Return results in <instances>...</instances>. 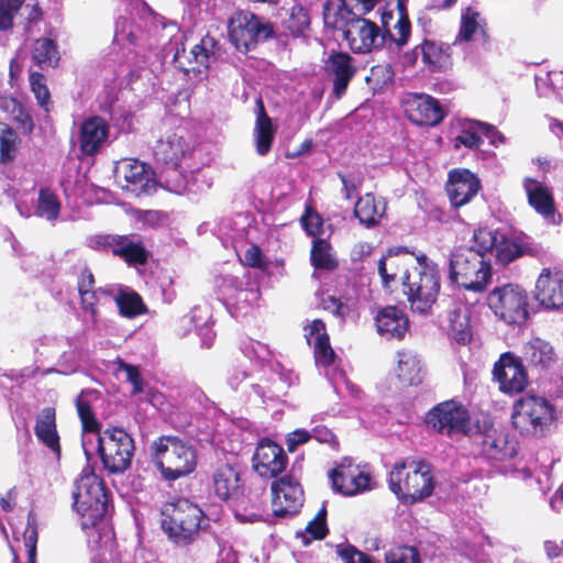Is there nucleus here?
<instances>
[{"instance_id": "obj_5", "label": "nucleus", "mask_w": 563, "mask_h": 563, "mask_svg": "<svg viewBox=\"0 0 563 563\" xmlns=\"http://www.w3.org/2000/svg\"><path fill=\"white\" fill-rule=\"evenodd\" d=\"M109 493L101 477L92 471L82 472L75 482L73 507L81 519L82 529L97 526L108 511Z\"/></svg>"}, {"instance_id": "obj_28", "label": "nucleus", "mask_w": 563, "mask_h": 563, "mask_svg": "<svg viewBox=\"0 0 563 563\" xmlns=\"http://www.w3.org/2000/svg\"><path fill=\"white\" fill-rule=\"evenodd\" d=\"M479 180L468 169H454L449 174L446 192L454 207L470 202L478 192Z\"/></svg>"}, {"instance_id": "obj_38", "label": "nucleus", "mask_w": 563, "mask_h": 563, "mask_svg": "<svg viewBox=\"0 0 563 563\" xmlns=\"http://www.w3.org/2000/svg\"><path fill=\"white\" fill-rule=\"evenodd\" d=\"M397 376L407 385L417 386L422 382L423 368L419 356L412 351L398 353Z\"/></svg>"}, {"instance_id": "obj_17", "label": "nucleus", "mask_w": 563, "mask_h": 563, "mask_svg": "<svg viewBox=\"0 0 563 563\" xmlns=\"http://www.w3.org/2000/svg\"><path fill=\"white\" fill-rule=\"evenodd\" d=\"M302 505V487L292 476L285 475L272 483V509L275 517L291 518Z\"/></svg>"}, {"instance_id": "obj_8", "label": "nucleus", "mask_w": 563, "mask_h": 563, "mask_svg": "<svg viewBox=\"0 0 563 563\" xmlns=\"http://www.w3.org/2000/svg\"><path fill=\"white\" fill-rule=\"evenodd\" d=\"M162 515L163 530L173 542L180 545H186L195 539L203 518L202 510L188 499H178L166 505Z\"/></svg>"}, {"instance_id": "obj_60", "label": "nucleus", "mask_w": 563, "mask_h": 563, "mask_svg": "<svg viewBox=\"0 0 563 563\" xmlns=\"http://www.w3.org/2000/svg\"><path fill=\"white\" fill-rule=\"evenodd\" d=\"M11 117L22 134L30 135L33 133L35 126L33 118L23 104H20L14 112H12Z\"/></svg>"}, {"instance_id": "obj_11", "label": "nucleus", "mask_w": 563, "mask_h": 563, "mask_svg": "<svg viewBox=\"0 0 563 563\" xmlns=\"http://www.w3.org/2000/svg\"><path fill=\"white\" fill-rule=\"evenodd\" d=\"M228 34L231 43L240 52H249L258 42L273 35V30L250 11L238 10L228 21Z\"/></svg>"}, {"instance_id": "obj_40", "label": "nucleus", "mask_w": 563, "mask_h": 563, "mask_svg": "<svg viewBox=\"0 0 563 563\" xmlns=\"http://www.w3.org/2000/svg\"><path fill=\"white\" fill-rule=\"evenodd\" d=\"M385 203L377 202L372 194L361 197L354 208V214L366 228L377 224L378 220L384 216Z\"/></svg>"}, {"instance_id": "obj_48", "label": "nucleus", "mask_w": 563, "mask_h": 563, "mask_svg": "<svg viewBox=\"0 0 563 563\" xmlns=\"http://www.w3.org/2000/svg\"><path fill=\"white\" fill-rule=\"evenodd\" d=\"M113 300L122 317L131 319L141 314V296L136 291L120 287Z\"/></svg>"}, {"instance_id": "obj_22", "label": "nucleus", "mask_w": 563, "mask_h": 563, "mask_svg": "<svg viewBox=\"0 0 563 563\" xmlns=\"http://www.w3.org/2000/svg\"><path fill=\"white\" fill-rule=\"evenodd\" d=\"M194 328L201 339L203 347H210L216 338L212 313L209 305L195 306L187 314L176 322L175 331L179 336H186Z\"/></svg>"}, {"instance_id": "obj_27", "label": "nucleus", "mask_w": 563, "mask_h": 563, "mask_svg": "<svg viewBox=\"0 0 563 563\" xmlns=\"http://www.w3.org/2000/svg\"><path fill=\"white\" fill-rule=\"evenodd\" d=\"M324 70L333 81V95L340 99L356 73L354 59L343 52H332L324 62Z\"/></svg>"}, {"instance_id": "obj_9", "label": "nucleus", "mask_w": 563, "mask_h": 563, "mask_svg": "<svg viewBox=\"0 0 563 563\" xmlns=\"http://www.w3.org/2000/svg\"><path fill=\"white\" fill-rule=\"evenodd\" d=\"M528 292L518 284L496 286L487 296V305L494 314L509 325H521L528 317Z\"/></svg>"}, {"instance_id": "obj_6", "label": "nucleus", "mask_w": 563, "mask_h": 563, "mask_svg": "<svg viewBox=\"0 0 563 563\" xmlns=\"http://www.w3.org/2000/svg\"><path fill=\"white\" fill-rule=\"evenodd\" d=\"M389 488L401 500H423L434 489L430 465L423 461L409 465L397 463L389 473Z\"/></svg>"}, {"instance_id": "obj_20", "label": "nucleus", "mask_w": 563, "mask_h": 563, "mask_svg": "<svg viewBox=\"0 0 563 563\" xmlns=\"http://www.w3.org/2000/svg\"><path fill=\"white\" fill-rule=\"evenodd\" d=\"M343 36L350 48L356 53H367L385 45L384 34L377 24L363 18L347 21Z\"/></svg>"}, {"instance_id": "obj_12", "label": "nucleus", "mask_w": 563, "mask_h": 563, "mask_svg": "<svg viewBox=\"0 0 563 563\" xmlns=\"http://www.w3.org/2000/svg\"><path fill=\"white\" fill-rule=\"evenodd\" d=\"M306 331L307 342L309 345L313 346L316 364L318 367L325 369L324 375L331 382L334 390L339 391L342 383L352 396L358 397L360 389L345 378L343 372L333 368V373H329V368L334 362V351L325 333L324 323L321 320H314Z\"/></svg>"}, {"instance_id": "obj_54", "label": "nucleus", "mask_w": 563, "mask_h": 563, "mask_svg": "<svg viewBox=\"0 0 563 563\" xmlns=\"http://www.w3.org/2000/svg\"><path fill=\"white\" fill-rule=\"evenodd\" d=\"M385 563H421V556L415 547L402 545L386 552Z\"/></svg>"}, {"instance_id": "obj_37", "label": "nucleus", "mask_w": 563, "mask_h": 563, "mask_svg": "<svg viewBox=\"0 0 563 563\" xmlns=\"http://www.w3.org/2000/svg\"><path fill=\"white\" fill-rule=\"evenodd\" d=\"M258 112L254 129V141L256 152L261 156H265L272 148L275 136V128L271 118L266 114L263 102L257 100Z\"/></svg>"}, {"instance_id": "obj_4", "label": "nucleus", "mask_w": 563, "mask_h": 563, "mask_svg": "<svg viewBox=\"0 0 563 563\" xmlns=\"http://www.w3.org/2000/svg\"><path fill=\"white\" fill-rule=\"evenodd\" d=\"M152 461L165 481L173 482L192 473L196 450L176 437L163 435L151 445Z\"/></svg>"}, {"instance_id": "obj_43", "label": "nucleus", "mask_w": 563, "mask_h": 563, "mask_svg": "<svg viewBox=\"0 0 563 563\" xmlns=\"http://www.w3.org/2000/svg\"><path fill=\"white\" fill-rule=\"evenodd\" d=\"M21 140L16 131L10 125L0 122V164L12 163L19 153Z\"/></svg>"}, {"instance_id": "obj_49", "label": "nucleus", "mask_w": 563, "mask_h": 563, "mask_svg": "<svg viewBox=\"0 0 563 563\" xmlns=\"http://www.w3.org/2000/svg\"><path fill=\"white\" fill-rule=\"evenodd\" d=\"M60 213V201L57 195L47 187L41 188L36 206V214L49 221H55Z\"/></svg>"}, {"instance_id": "obj_14", "label": "nucleus", "mask_w": 563, "mask_h": 563, "mask_svg": "<svg viewBox=\"0 0 563 563\" xmlns=\"http://www.w3.org/2000/svg\"><path fill=\"white\" fill-rule=\"evenodd\" d=\"M214 286L223 302L238 311L247 309L260 299L258 287L245 282L244 276L222 274L216 277Z\"/></svg>"}, {"instance_id": "obj_42", "label": "nucleus", "mask_w": 563, "mask_h": 563, "mask_svg": "<svg viewBox=\"0 0 563 563\" xmlns=\"http://www.w3.org/2000/svg\"><path fill=\"white\" fill-rule=\"evenodd\" d=\"M117 180L123 190L137 197L141 192V165L137 161H126L119 166Z\"/></svg>"}, {"instance_id": "obj_32", "label": "nucleus", "mask_w": 563, "mask_h": 563, "mask_svg": "<svg viewBox=\"0 0 563 563\" xmlns=\"http://www.w3.org/2000/svg\"><path fill=\"white\" fill-rule=\"evenodd\" d=\"M486 20L479 11L472 7L462 10L459 34L453 43L455 47H463L465 44L475 41L485 42Z\"/></svg>"}, {"instance_id": "obj_50", "label": "nucleus", "mask_w": 563, "mask_h": 563, "mask_svg": "<svg viewBox=\"0 0 563 563\" xmlns=\"http://www.w3.org/2000/svg\"><path fill=\"white\" fill-rule=\"evenodd\" d=\"M407 253L408 251L405 247L390 249L387 255L379 260L378 274L382 277L384 287H389L390 283L397 279V272L395 269L399 266L397 256Z\"/></svg>"}, {"instance_id": "obj_29", "label": "nucleus", "mask_w": 563, "mask_h": 563, "mask_svg": "<svg viewBox=\"0 0 563 563\" xmlns=\"http://www.w3.org/2000/svg\"><path fill=\"white\" fill-rule=\"evenodd\" d=\"M482 454L489 460L504 461L517 453V443L505 430L489 429L481 435Z\"/></svg>"}, {"instance_id": "obj_57", "label": "nucleus", "mask_w": 563, "mask_h": 563, "mask_svg": "<svg viewBox=\"0 0 563 563\" xmlns=\"http://www.w3.org/2000/svg\"><path fill=\"white\" fill-rule=\"evenodd\" d=\"M310 24V19L307 10L303 8H292L289 20L287 21V27L294 34L302 33Z\"/></svg>"}, {"instance_id": "obj_3", "label": "nucleus", "mask_w": 563, "mask_h": 563, "mask_svg": "<svg viewBox=\"0 0 563 563\" xmlns=\"http://www.w3.org/2000/svg\"><path fill=\"white\" fill-rule=\"evenodd\" d=\"M416 260L417 265L411 269H404L399 280L411 310L419 314H427L440 291V272L437 264L426 254L418 255Z\"/></svg>"}, {"instance_id": "obj_21", "label": "nucleus", "mask_w": 563, "mask_h": 563, "mask_svg": "<svg viewBox=\"0 0 563 563\" xmlns=\"http://www.w3.org/2000/svg\"><path fill=\"white\" fill-rule=\"evenodd\" d=\"M426 422L438 432L450 435L454 432L466 431L468 413L462 404L449 400L431 409L427 415Z\"/></svg>"}, {"instance_id": "obj_52", "label": "nucleus", "mask_w": 563, "mask_h": 563, "mask_svg": "<svg viewBox=\"0 0 563 563\" xmlns=\"http://www.w3.org/2000/svg\"><path fill=\"white\" fill-rule=\"evenodd\" d=\"M250 378L251 374L249 371L244 366L239 365L229 372L228 384L234 390L249 386L256 396L263 398L264 390L262 386L255 383H249L247 380Z\"/></svg>"}, {"instance_id": "obj_51", "label": "nucleus", "mask_w": 563, "mask_h": 563, "mask_svg": "<svg viewBox=\"0 0 563 563\" xmlns=\"http://www.w3.org/2000/svg\"><path fill=\"white\" fill-rule=\"evenodd\" d=\"M76 407L78 417L81 422L82 431L86 433L95 434L98 442L99 435L102 434L101 424L96 418L91 405L87 400L78 399Z\"/></svg>"}, {"instance_id": "obj_47", "label": "nucleus", "mask_w": 563, "mask_h": 563, "mask_svg": "<svg viewBox=\"0 0 563 563\" xmlns=\"http://www.w3.org/2000/svg\"><path fill=\"white\" fill-rule=\"evenodd\" d=\"M523 356L531 364L547 367L553 360V349L548 342L533 339L525 345Z\"/></svg>"}, {"instance_id": "obj_62", "label": "nucleus", "mask_w": 563, "mask_h": 563, "mask_svg": "<svg viewBox=\"0 0 563 563\" xmlns=\"http://www.w3.org/2000/svg\"><path fill=\"white\" fill-rule=\"evenodd\" d=\"M327 522L312 519L308 523L305 533H301L300 537L302 538L303 543L307 544L309 539L321 540L327 536Z\"/></svg>"}, {"instance_id": "obj_15", "label": "nucleus", "mask_w": 563, "mask_h": 563, "mask_svg": "<svg viewBox=\"0 0 563 563\" xmlns=\"http://www.w3.org/2000/svg\"><path fill=\"white\" fill-rule=\"evenodd\" d=\"M145 12L152 15V27L148 32L155 38L156 45L166 56L172 55L173 60L180 64L181 55L185 53V41H187L186 33L179 29L176 22L154 15L151 8L143 1V14Z\"/></svg>"}, {"instance_id": "obj_34", "label": "nucleus", "mask_w": 563, "mask_h": 563, "mask_svg": "<svg viewBox=\"0 0 563 563\" xmlns=\"http://www.w3.org/2000/svg\"><path fill=\"white\" fill-rule=\"evenodd\" d=\"M242 484L240 472L229 463L220 464L212 475V488L221 500L236 498Z\"/></svg>"}, {"instance_id": "obj_56", "label": "nucleus", "mask_w": 563, "mask_h": 563, "mask_svg": "<svg viewBox=\"0 0 563 563\" xmlns=\"http://www.w3.org/2000/svg\"><path fill=\"white\" fill-rule=\"evenodd\" d=\"M24 1L11 0L0 2V31H8L13 26V20Z\"/></svg>"}, {"instance_id": "obj_7", "label": "nucleus", "mask_w": 563, "mask_h": 563, "mask_svg": "<svg viewBox=\"0 0 563 563\" xmlns=\"http://www.w3.org/2000/svg\"><path fill=\"white\" fill-rule=\"evenodd\" d=\"M554 413V406L547 398L526 395L515 402L511 420L521 434L539 438L550 431Z\"/></svg>"}, {"instance_id": "obj_53", "label": "nucleus", "mask_w": 563, "mask_h": 563, "mask_svg": "<svg viewBox=\"0 0 563 563\" xmlns=\"http://www.w3.org/2000/svg\"><path fill=\"white\" fill-rule=\"evenodd\" d=\"M31 89L37 100V103L46 112L49 111L51 93L46 86V78L38 71H32L30 74Z\"/></svg>"}, {"instance_id": "obj_10", "label": "nucleus", "mask_w": 563, "mask_h": 563, "mask_svg": "<svg viewBox=\"0 0 563 563\" xmlns=\"http://www.w3.org/2000/svg\"><path fill=\"white\" fill-rule=\"evenodd\" d=\"M98 453L103 467L111 474L126 471L134 455V441L121 428H108L99 435Z\"/></svg>"}, {"instance_id": "obj_19", "label": "nucleus", "mask_w": 563, "mask_h": 563, "mask_svg": "<svg viewBox=\"0 0 563 563\" xmlns=\"http://www.w3.org/2000/svg\"><path fill=\"white\" fill-rule=\"evenodd\" d=\"M401 106L407 118L417 125L435 126L444 118L440 102L427 93L407 92Z\"/></svg>"}, {"instance_id": "obj_39", "label": "nucleus", "mask_w": 563, "mask_h": 563, "mask_svg": "<svg viewBox=\"0 0 563 563\" xmlns=\"http://www.w3.org/2000/svg\"><path fill=\"white\" fill-rule=\"evenodd\" d=\"M385 37V45L389 49L400 51L409 42L411 34V24L408 18L407 9L397 10V21L393 27L382 32Z\"/></svg>"}, {"instance_id": "obj_33", "label": "nucleus", "mask_w": 563, "mask_h": 563, "mask_svg": "<svg viewBox=\"0 0 563 563\" xmlns=\"http://www.w3.org/2000/svg\"><path fill=\"white\" fill-rule=\"evenodd\" d=\"M34 433L47 449L57 457L60 456L62 448L56 424V409L54 407H44L36 416Z\"/></svg>"}, {"instance_id": "obj_64", "label": "nucleus", "mask_w": 563, "mask_h": 563, "mask_svg": "<svg viewBox=\"0 0 563 563\" xmlns=\"http://www.w3.org/2000/svg\"><path fill=\"white\" fill-rule=\"evenodd\" d=\"M541 84L549 85L554 92L559 93L563 89V71H551L544 78L537 77L536 86L539 91Z\"/></svg>"}, {"instance_id": "obj_41", "label": "nucleus", "mask_w": 563, "mask_h": 563, "mask_svg": "<svg viewBox=\"0 0 563 563\" xmlns=\"http://www.w3.org/2000/svg\"><path fill=\"white\" fill-rule=\"evenodd\" d=\"M32 59L41 68L56 67L59 54L55 41L47 37L37 38L33 45Z\"/></svg>"}, {"instance_id": "obj_45", "label": "nucleus", "mask_w": 563, "mask_h": 563, "mask_svg": "<svg viewBox=\"0 0 563 563\" xmlns=\"http://www.w3.org/2000/svg\"><path fill=\"white\" fill-rule=\"evenodd\" d=\"M220 55L218 42L210 35L203 36L199 43L194 45L190 56L195 63L208 68Z\"/></svg>"}, {"instance_id": "obj_24", "label": "nucleus", "mask_w": 563, "mask_h": 563, "mask_svg": "<svg viewBox=\"0 0 563 563\" xmlns=\"http://www.w3.org/2000/svg\"><path fill=\"white\" fill-rule=\"evenodd\" d=\"M493 374L499 383L500 390L507 394H517L527 385V374L518 357L505 353L495 364Z\"/></svg>"}, {"instance_id": "obj_55", "label": "nucleus", "mask_w": 563, "mask_h": 563, "mask_svg": "<svg viewBox=\"0 0 563 563\" xmlns=\"http://www.w3.org/2000/svg\"><path fill=\"white\" fill-rule=\"evenodd\" d=\"M420 51L421 59L426 66L435 68L440 65L444 53L442 44L432 40H424L420 44Z\"/></svg>"}, {"instance_id": "obj_59", "label": "nucleus", "mask_w": 563, "mask_h": 563, "mask_svg": "<svg viewBox=\"0 0 563 563\" xmlns=\"http://www.w3.org/2000/svg\"><path fill=\"white\" fill-rule=\"evenodd\" d=\"M146 402L154 410L165 412L168 402L164 394L154 387H148L143 384V404Z\"/></svg>"}, {"instance_id": "obj_61", "label": "nucleus", "mask_w": 563, "mask_h": 563, "mask_svg": "<svg viewBox=\"0 0 563 563\" xmlns=\"http://www.w3.org/2000/svg\"><path fill=\"white\" fill-rule=\"evenodd\" d=\"M117 365H118V372H124L126 374V382L132 384V391L133 393L141 391V375L139 372V367L134 366V365H130L121 358H119L117 361Z\"/></svg>"}, {"instance_id": "obj_18", "label": "nucleus", "mask_w": 563, "mask_h": 563, "mask_svg": "<svg viewBox=\"0 0 563 563\" xmlns=\"http://www.w3.org/2000/svg\"><path fill=\"white\" fill-rule=\"evenodd\" d=\"M88 245L93 251L121 258L131 267L141 265V241H134L132 235L97 234L89 239Z\"/></svg>"}, {"instance_id": "obj_63", "label": "nucleus", "mask_w": 563, "mask_h": 563, "mask_svg": "<svg viewBox=\"0 0 563 563\" xmlns=\"http://www.w3.org/2000/svg\"><path fill=\"white\" fill-rule=\"evenodd\" d=\"M339 555L344 563H374L367 554L351 545L340 549Z\"/></svg>"}, {"instance_id": "obj_30", "label": "nucleus", "mask_w": 563, "mask_h": 563, "mask_svg": "<svg viewBox=\"0 0 563 563\" xmlns=\"http://www.w3.org/2000/svg\"><path fill=\"white\" fill-rule=\"evenodd\" d=\"M109 135V124L99 117L86 119L80 126L79 148L86 156L95 155Z\"/></svg>"}, {"instance_id": "obj_46", "label": "nucleus", "mask_w": 563, "mask_h": 563, "mask_svg": "<svg viewBox=\"0 0 563 563\" xmlns=\"http://www.w3.org/2000/svg\"><path fill=\"white\" fill-rule=\"evenodd\" d=\"M310 258L312 265L319 269L331 271L338 266L330 243L322 238L313 239Z\"/></svg>"}, {"instance_id": "obj_23", "label": "nucleus", "mask_w": 563, "mask_h": 563, "mask_svg": "<svg viewBox=\"0 0 563 563\" xmlns=\"http://www.w3.org/2000/svg\"><path fill=\"white\" fill-rule=\"evenodd\" d=\"M287 461L282 446L269 439H263L253 455V468L261 477L273 478L285 471Z\"/></svg>"}, {"instance_id": "obj_26", "label": "nucleus", "mask_w": 563, "mask_h": 563, "mask_svg": "<svg viewBox=\"0 0 563 563\" xmlns=\"http://www.w3.org/2000/svg\"><path fill=\"white\" fill-rule=\"evenodd\" d=\"M485 136L489 140L492 145L505 143L504 135L492 124L467 120L462 123L460 133L454 139V146H461L470 150L477 148L483 142L482 137Z\"/></svg>"}, {"instance_id": "obj_25", "label": "nucleus", "mask_w": 563, "mask_h": 563, "mask_svg": "<svg viewBox=\"0 0 563 563\" xmlns=\"http://www.w3.org/2000/svg\"><path fill=\"white\" fill-rule=\"evenodd\" d=\"M536 299L547 309L563 307V272L543 268L536 283Z\"/></svg>"}, {"instance_id": "obj_44", "label": "nucleus", "mask_w": 563, "mask_h": 563, "mask_svg": "<svg viewBox=\"0 0 563 563\" xmlns=\"http://www.w3.org/2000/svg\"><path fill=\"white\" fill-rule=\"evenodd\" d=\"M449 334L459 344H466L472 339L470 314L467 310L456 309L449 314Z\"/></svg>"}, {"instance_id": "obj_16", "label": "nucleus", "mask_w": 563, "mask_h": 563, "mask_svg": "<svg viewBox=\"0 0 563 563\" xmlns=\"http://www.w3.org/2000/svg\"><path fill=\"white\" fill-rule=\"evenodd\" d=\"M329 478L332 489L343 496L363 494L375 486L372 476L350 459H343L330 472Z\"/></svg>"}, {"instance_id": "obj_58", "label": "nucleus", "mask_w": 563, "mask_h": 563, "mask_svg": "<svg viewBox=\"0 0 563 563\" xmlns=\"http://www.w3.org/2000/svg\"><path fill=\"white\" fill-rule=\"evenodd\" d=\"M301 224L307 234L313 236L314 239L320 238L322 234V219L316 211L311 209H307L306 213L301 217Z\"/></svg>"}, {"instance_id": "obj_36", "label": "nucleus", "mask_w": 563, "mask_h": 563, "mask_svg": "<svg viewBox=\"0 0 563 563\" xmlns=\"http://www.w3.org/2000/svg\"><path fill=\"white\" fill-rule=\"evenodd\" d=\"M529 205L547 221L554 223L555 209L551 192L540 181L527 178L523 183Z\"/></svg>"}, {"instance_id": "obj_2", "label": "nucleus", "mask_w": 563, "mask_h": 563, "mask_svg": "<svg viewBox=\"0 0 563 563\" xmlns=\"http://www.w3.org/2000/svg\"><path fill=\"white\" fill-rule=\"evenodd\" d=\"M492 258L475 245L474 238L468 246H457L450 255L449 278L461 288L483 294L492 280Z\"/></svg>"}, {"instance_id": "obj_1", "label": "nucleus", "mask_w": 563, "mask_h": 563, "mask_svg": "<svg viewBox=\"0 0 563 563\" xmlns=\"http://www.w3.org/2000/svg\"><path fill=\"white\" fill-rule=\"evenodd\" d=\"M190 145L183 136L167 135L157 141L154 147L155 159L166 165L165 174L159 176L152 167L143 163V195H153L164 189L177 195L196 192L187 176L179 169L181 162L190 154Z\"/></svg>"}, {"instance_id": "obj_31", "label": "nucleus", "mask_w": 563, "mask_h": 563, "mask_svg": "<svg viewBox=\"0 0 563 563\" xmlns=\"http://www.w3.org/2000/svg\"><path fill=\"white\" fill-rule=\"evenodd\" d=\"M143 279L151 290V296L155 300L168 302L172 300L173 294L169 288L173 284L168 272L156 263L147 262V254L143 249Z\"/></svg>"}, {"instance_id": "obj_13", "label": "nucleus", "mask_w": 563, "mask_h": 563, "mask_svg": "<svg viewBox=\"0 0 563 563\" xmlns=\"http://www.w3.org/2000/svg\"><path fill=\"white\" fill-rule=\"evenodd\" d=\"M474 243L488 256L495 252L498 263L507 265L526 254L530 247L522 238L508 236L499 230L478 229L474 232Z\"/></svg>"}, {"instance_id": "obj_35", "label": "nucleus", "mask_w": 563, "mask_h": 563, "mask_svg": "<svg viewBox=\"0 0 563 563\" xmlns=\"http://www.w3.org/2000/svg\"><path fill=\"white\" fill-rule=\"evenodd\" d=\"M375 320L377 332L386 339H402L408 330V318L394 306L382 309Z\"/></svg>"}]
</instances>
